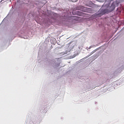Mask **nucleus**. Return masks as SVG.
<instances>
[{"label":"nucleus","mask_w":124,"mask_h":124,"mask_svg":"<svg viewBox=\"0 0 124 124\" xmlns=\"http://www.w3.org/2000/svg\"><path fill=\"white\" fill-rule=\"evenodd\" d=\"M108 9H100L98 11L100 16L104 15V14H108V13H110L111 11H113L114 9H115V5H111V6Z\"/></svg>","instance_id":"f257e3e1"},{"label":"nucleus","mask_w":124,"mask_h":124,"mask_svg":"<svg viewBox=\"0 0 124 124\" xmlns=\"http://www.w3.org/2000/svg\"><path fill=\"white\" fill-rule=\"evenodd\" d=\"M80 11H83V12L90 13L91 9L89 8H86L83 6H80L79 7Z\"/></svg>","instance_id":"f03ea898"},{"label":"nucleus","mask_w":124,"mask_h":124,"mask_svg":"<svg viewBox=\"0 0 124 124\" xmlns=\"http://www.w3.org/2000/svg\"><path fill=\"white\" fill-rule=\"evenodd\" d=\"M77 13L78 16H86V14L83 13V12L78 11Z\"/></svg>","instance_id":"7ed1b4c3"},{"label":"nucleus","mask_w":124,"mask_h":124,"mask_svg":"<svg viewBox=\"0 0 124 124\" xmlns=\"http://www.w3.org/2000/svg\"><path fill=\"white\" fill-rule=\"evenodd\" d=\"M80 19H81V18H80V17H78V16H76V17L74 19V20L75 21H78L79 20H80Z\"/></svg>","instance_id":"20e7f679"},{"label":"nucleus","mask_w":124,"mask_h":124,"mask_svg":"<svg viewBox=\"0 0 124 124\" xmlns=\"http://www.w3.org/2000/svg\"><path fill=\"white\" fill-rule=\"evenodd\" d=\"M93 53H94V51H93L92 53H91V55L93 54Z\"/></svg>","instance_id":"39448f33"},{"label":"nucleus","mask_w":124,"mask_h":124,"mask_svg":"<svg viewBox=\"0 0 124 124\" xmlns=\"http://www.w3.org/2000/svg\"><path fill=\"white\" fill-rule=\"evenodd\" d=\"M119 13H121V11L119 12Z\"/></svg>","instance_id":"423d86ee"},{"label":"nucleus","mask_w":124,"mask_h":124,"mask_svg":"<svg viewBox=\"0 0 124 124\" xmlns=\"http://www.w3.org/2000/svg\"><path fill=\"white\" fill-rule=\"evenodd\" d=\"M117 11H119V10H117Z\"/></svg>","instance_id":"0eeeda50"}]
</instances>
